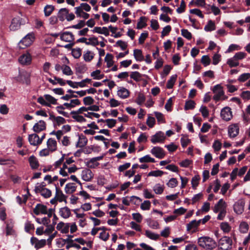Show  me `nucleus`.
<instances>
[{"label": "nucleus", "mask_w": 250, "mask_h": 250, "mask_svg": "<svg viewBox=\"0 0 250 250\" xmlns=\"http://www.w3.org/2000/svg\"><path fill=\"white\" fill-rule=\"evenodd\" d=\"M197 242L200 247L206 250H212L217 246L216 242L208 236L199 237Z\"/></svg>", "instance_id": "1"}, {"label": "nucleus", "mask_w": 250, "mask_h": 250, "mask_svg": "<svg viewBox=\"0 0 250 250\" xmlns=\"http://www.w3.org/2000/svg\"><path fill=\"white\" fill-rule=\"evenodd\" d=\"M37 102L42 105L51 107V104H57V99L49 94H45L37 99Z\"/></svg>", "instance_id": "2"}, {"label": "nucleus", "mask_w": 250, "mask_h": 250, "mask_svg": "<svg viewBox=\"0 0 250 250\" xmlns=\"http://www.w3.org/2000/svg\"><path fill=\"white\" fill-rule=\"evenodd\" d=\"M46 185L44 182L37 183L35 187V191L37 193H40L45 198H49L51 195L50 189L45 188Z\"/></svg>", "instance_id": "3"}, {"label": "nucleus", "mask_w": 250, "mask_h": 250, "mask_svg": "<svg viewBox=\"0 0 250 250\" xmlns=\"http://www.w3.org/2000/svg\"><path fill=\"white\" fill-rule=\"evenodd\" d=\"M232 245V239L228 236H224L218 242V250H229Z\"/></svg>", "instance_id": "4"}, {"label": "nucleus", "mask_w": 250, "mask_h": 250, "mask_svg": "<svg viewBox=\"0 0 250 250\" xmlns=\"http://www.w3.org/2000/svg\"><path fill=\"white\" fill-rule=\"evenodd\" d=\"M34 36L33 33H28L19 42L18 45L19 48L24 49L30 46L33 42Z\"/></svg>", "instance_id": "5"}, {"label": "nucleus", "mask_w": 250, "mask_h": 250, "mask_svg": "<svg viewBox=\"0 0 250 250\" xmlns=\"http://www.w3.org/2000/svg\"><path fill=\"white\" fill-rule=\"evenodd\" d=\"M78 169L75 165L72 167H68V166H65V165H63L62 167L60 169L59 173L63 177H69V174L75 172Z\"/></svg>", "instance_id": "6"}, {"label": "nucleus", "mask_w": 250, "mask_h": 250, "mask_svg": "<svg viewBox=\"0 0 250 250\" xmlns=\"http://www.w3.org/2000/svg\"><path fill=\"white\" fill-rule=\"evenodd\" d=\"M212 92L214 94L213 99L216 102L219 101L221 97L224 95V92L222 86L219 84H216L214 86L212 89Z\"/></svg>", "instance_id": "7"}, {"label": "nucleus", "mask_w": 250, "mask_h": 250, "mask_svg": "<svg viewBox=\"0 0 250 250\" xmlns=\"http://www.w3.org/2000/svg\"><path fill=\"white\" fill-rule=\"evenodd\" d=\"M22 19L20 17H16L14 18L9 25L10 30L15 31L18 30L21 24Z\"/></svg>", "instance_id": "8"}, {"label": "nucleus", "mask_w": 250, "mask_h": 250, "mask_svg": "<svg viewBox=\"0 0 250 250\" xmlns=\"http://www.w3.org/2000/svg\"><path fill=\"white\" fill-rule=\"evenodd\" d=\"M164 133L162 131H158L151 136V142L153 144L156 143H162L165 139Z\"/></svg>", "instance_id": "9"}, {"label": "nucleus", "mask_w": 250, "mask_h": 250, "mask_svg": "<svg viewBox=\"0 0 250 250\" xmlns=\"http://www.w3.org/2000/svg\"><path fill=\"white\" fill-rule=\"evenodd\" d=\"M221 117L225 121H229L232 118L231 108L229 107H224L221 111Z\"/></svg>", "instance_id": "10"}, {"label": "nucleus", "mask_w": 250, "mask_h": 250, "mask_svg": "<svg viewBox=\"0 0 250 250\" xmlns=\"http://www.w3.org/2000/svg\"><path fill=\"white\" fill-rule=\"evenodd\" d=\"M239 127L237 124H232L228 127V134L230 138L235 137L239 134Z\"/></svg>", "instance_id": "11"}, {"label": "nucleus", "mask_w": 250, "mask_h": 250, "mask_svg": "<svg viewBox=\"0 0 250 250\" xmlns=\"http://www.w3.org/2000/svg\"><path fill=\"white\" fill-rule=\"evenodd\" d=\"M150 152L155 157L159 159H162L165 156L164 150L159 146H154L151 149Z\"/></svg>", "instance_id": "12"}, {"label": "nucleus", "mask_w": 250, "mask_h": 250, "mask_svg": "<svg viewBox=\"0 0 250 250\" xmlns=\"http://www.w3.org/2000/svg\"><path fill=\"white\" fill-rule=\"evenodd\" d=\"M227 204L226 203L221 199L219 200L218 203L216 204L213 209V212L217 213L219 211H225L226 210Z\"/></svg>", "instance_id": "13"}, {"label": "nucleus", "mask_w": 250, "mask_h": 250, "mask_svg": "<svg viewBox=\"0 0 250 250\" xmlns=\"http://www.w3.org/2000/svg\"><path fill=\"white\" fill-rule=\"evenodd\" d=\"M33 212L37 215L40 214H46L47 213V208L44 205L38 204L33 209Z\"/></svg>", "instance_id": "14"}, {"label": "nucleus", "mask_w": 250, "mask_h": 250, "mask_svg": "<svg viewBox=\"0 0 250 250\" xmlns=\"http://www.w3.org/2000/svg\"><path fill=\"white\" fill-rule=\"evenodd\" d=\"M31 61V56L28 53L22 54L19 58V62L22 65H28L30 64Z\"/></svg>", "instance_id": "15"}, {"label": "nucleus", "mask_w": 250, "mask_h": 250, "mask_svg": "<svg viewBox=\"0 0 250 250\" xmlns=\"http://www.w3.org/2000/svg\"><path fill=\"white\" fill-rule=\"evenodd\" d=\"M28 141L30 144L34 146L41 144V140H39V136L35 133L29 135Z\"/></svg>", "instance_id": "16"}, {"label": "nucleus", "mask_w": 250, "mask_h": 250, "mask_svg": "<svg viewBox=\"0 0 250 250\" xmlns=\"http://www.w3.org/2000/svg\"><path fill=\"white\" fill-rule=\"evenodd\" d=\"M46 129V123L42 120L39 121L33 127V130L36 133H39Z\"/></svg>", "instance_id": "17"}, {"label": "nucleus", "mask_w": 250, "mask_h": 250, "mask_svg": "<svg viewBox=\"0 0 250 250\" xmlns=\"http://www.w3.org/2000/svg\"><path fill=\"white\" fill-rule=\"evenodd\" d=\"M70 225L69 223H64L62 222L59 223L56 229L62 233H67L69 232Z\"/></svg>", "instance_id": "18"}, {"label": "nucleus", "mask_w": 250, "mask_h": 250, "mask_svg": "<svg viewBox=\"0 0 250 250\" xmlns=\"http://www.w3.org/2000/svg\"><path fill=\"white\" fill-rule=\"evenodd\" d=\"M81 177L84 181H89L92 179L93 174L90 169H84L82 171Z\"/></svg>", "instance_id": "19"}, {"label": "nucleus", "mask_w": 250, "mask_h": 250, "mask_svg": "<svg viewBox=\"0 0 250 250\" xmlns=\"http://www.w3.org/2000/svg\"><path fill=\"white\" fill-rule=\"evenodd\" d=\"M61 39L66 42H72L74 40V37L71 32H65L61 35Z\"/></svg>", "instance_id": "20"}, {"label": "nucleus", "mask_w": 250, "mask_h": 250, "mask_svg": "<svg viewBox=\"0 0 250 250\" xmlns=\"http://www.w3.org/2000/svg\"><path fill=\"white\" fill-rule=\"evenodd\" d=\"M56 141L53 138H49L47 142V148L53 152L56 151L57 149Z\"/></svg>", "instance_id": "21"}, {"label": "nucleus", "mask_w": 250, "mask_h": 250, "mask_svg": "<svg viewBox=\"0 0 250 250\" xmlns=\"http://www.w3.org/2000/svg\"><path fill=\"white\" fill-rule=\"evenodd\" d=\"M59 214L64 219L68 218L71 215L70 209L67 207L62 208L60 209Z\"/></svg>", "instance_id": "22"}, {"label": "nucleus", "mask_w": 250, "mask_h": 250, "mask_svg": "<svg viewBox=\"0 0 250 250\" xmlns=\"http://www.w3.org/2000/svg\"><path fill=\"white\" fill-rule=\"evenodd\" d=\"M28 161L32 169H36L39 167V163L37 158L34 155L29 157Z\"/></svg>", "instance_id": "23"}, {"label": "nucleus", "mask_w": 250, "mask_h": 250, "mask_svg": "<svg viewBox=\"0 0 250 250\" xmlns=\"http://www.w3.org/2000/svg\"><path fill=\"white\" fill-rule=\"evenodd\" d=\"M87 143V139L83 134L79 135V139L76 144L77 147H83L86 145Z\"/></svg>", "instance_id": "24"}, {"label": "nucleus", "mask_w": 250, "mask_h": 250, "mask_svg": "<svg viewBox=\"0 0 250 250\" xmlns=\"http://www.w3.org/2000/svg\"><path fill=\"white\" fill-rule=\"evenodd\" d=\"M77 186L73 183H68L65 185L64 191L66 194H72L76 190Z\"/></svg>", "instance_id": "25"}, {"label": "nucleus", "mask_w": 250, "mask_h": 250, "mask_svg": "<svg viewBox=\"0 0 250 250\" xmlns=\"http://www.w3.org/2000/svg\"><path fill=\"white\" fill-rule=\"evenodd\" d=\"M117 94L122 99H125L128 97L129 92L125 88L120 87L117 91Z\"/></svg>", "instance_id": "26"}, {"label": "nucleus", "mask_w": 250, "mask_h": 250, "mask_svg": "<svg viewBox=\"0 0 250 250\" xmlns=\"http://www.w3.org/2000/svg\"><path fill=\"white\" fill-rule=\"evenodd\" d=\"M68 10L65 8L61 9L58 14V18L61 21H64L67 19Z\"/></svg>", "instance_id": "27"}, {"label": "nucleus", "mask_w": 250, "mask_h": 250, "mask_svg": "<svg viewBox=\"0 0 250 250\" xmlns=\"http://www.w3.org/2000/svg\"><path fill=\"white\" fill-rule=\"evenodd\" d=\"M80 104L81 102L78 99H76L71 100L69 103H65L62 105H63V107H65V108L70 109Z\"/></svg>", "instance_id": "28"}, {"label": "nucleus", "mask_w": 250, "mask_h": 250, "mask_svg": "<svg viewBox=\"0 0 250 250\" xmlns=\"http://www.w3.org/2000/svg\"><path fill=\"white\" fill-rule=\"evenodd\" d=\"M92 32L94 33L95 32L99 34H104L106 36H108L109 34L108 29L105 27H95L92 30Z\"/></svg>", "instance_id": "29"}, {"label": "nucleus", "mask_w": 250, "mask_h": 250, "mask_svg": "<svg viewBox=\"0 0 250 250\" xmlns=\"http://www.w3.org/2000/svg\"><path fill=\"white\" fill-rule=\"evenodd\" d=\"M14 226V223L12 220H9L6 225V235H12L14 233V230L13 229Z\"/></svg>", "instance_id": "30"}, {"label": "nucleus", "mask_w": 250, "mask_h": 250, "mask_svg": "<svg viewBox=\"0 0 250 250\" xmlns=\"http://www.w3.org/2000/svg\"><path fill=\"white\" fill-rule=\"evenodd\" d=\"M75 13L78 17L83 18L84 19H87L89 15L82 10L80 8H75Z\"/></svg>", "instance_id": "31"}, {"label": "nucleus", "mask_w": 250, "mask_h": 250, "mask_svg": "<svg viewBox=\"0 0 250 250\" xmlns=\"http://www.w3.org/2000/svg\"><path fill=\"white\" fill-rule=\"evenodd\" d=\"M201 223V220L200 219L198 221L196 220H192L187 225V230L189 231L192 229L197 228Z\"/></svg>", "instance_id": "32"}, {"label": "nucleus", "mask_w": 250, "mask_h": 250, "mask_svg": "<svg viewBox=\"0 0 250 250\" xmlns=\"http://www.w3.org/2000/svg\"><path fill=\"white\" fill-rule=\"evenodd\" d=\"M133 52V56L137 61L141 62L144 60L142 51L141 50L136 49Z\"/></svg>", "instance_id": "33"}, {"label": "nucleus", "mask_w": 250, "mask_h": 250, "mask_svg": "<svg viewBox=\"0 0 250 250\" xmlns=\"http://www.w3.org/2000/svg\"><path fill=\"white\" fill-rule=\"evenodd\" d=\"M102 229L101 230V232L99 234V238L104 240L106 241L108 239L109 232L107 229L104 228H102Z\"/></svg>", "instance_id": "34"}, {"label": "nucleus", "mask_w": 250, "mask_h": 250, "mask_svg": "<svg viewBox=\"0 0 250 250\" xmlns=\"http://www.w3.org/2000/svg\"><path fill=\"white\" fill-rule=\"evenodd\" d=\"M146 17H141L138 21L137 28L138 29H141L145 27L146 26Z\"/></svg>", "instance_id": "35"}, {"label": "nucleus", "mask_w": 250, "mask_h": 250, "mask_svg": "<svg viewBox=\"0 0 250 250\" xmlns=\"http://www.w3.org/2000/svg\"><path fill=\"white\" fill-rule=\"evenodd\" d=\"M145 235L150 239L153 240H157L160 236L158 234L155 233L149 230H146Z\"/></svg>", "instance_id": "36"}, {"label": "nucleus", "mask_w": 250, "mask_h": 250, "mask_svg": "<svg viewBox=\"0 0 250 250\" xmlns=\"http://www.w3.org/2000/svg\"><path fill=\"white\" fill-rule=\"evenodd\" d=\"M234 211L238 214H241L244 211V205L242 203H237L234 205Z\"/></svg>", "instance_id": "37"}, {"label": "nucleus", "mask_w": 250, "mask_h": 250, "mask_svg": "<svg viewBox=\"0 0 250 250\" xmlns=\"http://www.w3.org/2000/svg\"><path fill=\"white\" fill-rule=\"evenodd\" d=\"M177 75H172L170 77V79L168 80L167 83V88L168 89H171L173 87L177 79Z\"/></svg>", "instance_id": "38"}, {"label": "nucleus", "mask_w": 250, "mask_h": 250, "mask_svg": "<svg viewBox=\"0 0 250 250\" xmlns=\"http://www.w3.org/2000/svg\"><path fill=\"white\" fill-rule=\"evenodd\" d=\"M227 63L231 68L236 67L239 64V62L236 60L233 57L228 59L227 61Z\"/></svg>", "instance_id": "39"}, {"label": "nucleus", "mask_w": 250, "mask_h": 250, "mask_svg": "<svg viewBox=\"0 0 250 250\" xmlns=\"http://www.w3.org/2000/svg\"><path fill=\"white\" fill-rule=\"evenodd\" d=\"M99 165V163L94 158L88 160L86 162V166L87 167L91 168H94L96 167Z\"/></svg>", "instance_id": "40"}, {"label": "nucleus", "mask_w": 250, "mask_h": 250, "mask_svg": "<svg viewBox=\"0 0 250 250\" xmlns=\"http://www.w3.org/2000/svg\"><path fill=\"white\" fill-rule=\"evenodd\" d=\"M55 186L56 187L55 196L57 198V200H59L60 202H62L65 199V196L62 193V191L59 189H58L56 184H55Z\"/></svg>", "instance_id": "41"}, {"label": "nucleus", "mask_w": 250, "mask_h": 250, "mask_svg": "<svg viewBox=\"0 0 250 250\" xmlns=\"http://www.w3.org/2000/svg\"><path fill=\"white\" fill-rule=\"evenodd\" d=\"M142 74L138 71L132 72L130 75V78L136 82L140 81L142 79Z\"/></svg>", "instance_id": "42"}, {"label": "nucleus", "mask_w": 250, "mask_h": 250, "mask_svg": "<svg viewBox=\"0 0 250 250\" xmlns=\"http://www.w3.org/2000/svg\"><path fill=\"white\" fill-rule=\"evenodd\" d=\"M215 29V25L214 22L211 20H209L207 25L204 27L206 31L209 32L213 31Z\"/></svg>", "instance_id": "43"}, {"label": "nucleus", "mask_w": 250, "mask_h": 250, "mask_svg": "<svg viewBox=\"0 0 250 250\" xmlns=\"http://www.w3.org/2000/svg\"><path fill=\"white\" fill-rule=\"evenodd\" d=\"M164 188L160 184H156L153 187V190L157 194H161L164 191Z\"/></svg>", "instance_id": "44"}, {"label": "nucleus", "mask_w": 250, "mask_h": 250, "mask_svg": "<svg viewBox=\"0 0 250 250\" xmlns=\"http://www.w3.org/2000/svg\"><path fill=\"white\" fill-rule=\"evenodd\" d=\"M249 226L246 222H242L239 225V230L241 233H247L249 230Z\"/></svg>", "instance_id": "45"}, {"label": "nucleus", "mask_w": 250, "mask_h": 250, "mask_svg": "<svg viewBox=\"0 0 250 250\" xmlns=\"http://www.w3.org/2000/svg\"><path fill=\"white\" fill-rule=\"evenodd\" d=\"M91 76L95 80H101L103 78L104 75L101 74L100 70H96L91 73Z\"/></svg>", "instance_id": "46"}, {"label": "nucleus", "mask_w": 250, "mask_h": 250, "mask_svg": "<svg viewBox=\"0 0 250 250\" xmlns=\"http://www.w3.org/2000/svg\"><path fill=\"white\" fill-rule=\"evenodd\" d=\"M54 6L52 5H46L44 8V15L46 17L50 16L54 10Z\"/></svg>", "instance_id": "47"}, {"label": "nucleus", "mask_w": 250, "mask_h": 250, "mask_svg": "<svg viewBox=\"0 0 250 250\" xmlns=\"http://www.w3.org/2000/svg\"><path fill=\"white\" fill-rule=\"evenodd\" d=\"M62 73L64 75L71 76L73 74L71 68L67 65H62Z\"/></svg>", "instance_id": "48"}, {"label": "nucleus", "mask_w": 250, "mask_h": 250, "mask_svg": "<svg viewBox=\"0 0 250 250\" xmlns=\"http://www.w3.org/2000/svg\"><path fill=\"white\" fill-rule=\"evenodd\" d=\"M145 100L146 97L144 94L142 93H139L135 102L138 105H141L145 102Z\"/></svg>", "instance_id": "49"}, {"label": "nucleus", "mask_w": 250, "mask_h": 250, "mask_svg": "<svg viewBox=\"0 0 250 250\" xmlns=\"http://www.w3.org/2000/svg\"><path fill=\"white\" fill-rule=\"evenodd\" d=\"M94 54L90 51H87L83 54L84 60L86 62L90 61L94 57Z\"/></svg>", "instance_id": "50"}, {"label": "nucleus", "mask_w": 250, "mask_h": 250, "mask_svg": "<svg viewBox=\"0 0 250 250\" xmlns=\"http://www.w3.org/2000/svg\"><path fill=\"white\" fill-rule=\"evenodd\" d=\"M195 103L192 100L187 101L185 103L184 108L186 110L193 109L195 107Z\"/></svg>", "instance_id": "51"}, {"label": "nucleus", "mask_w": 250, "mask_h": 250, "mask_svg": "<svg viewBox=\"0 0 250 250\" xmlns=\"http://www.w3.org/2000/svg\"><path fill=\"white\" fill-rule=\"evenodd\" d=\"M220 228L225 233H228L231 229V227L227 222H222L220 225Z\"/></svg>", "instance_id": "52"}, {"label": "nucleus", "mask_w": 250, "mask_h": 250, "mask_svg": "<svg viewBox=\"0 0 250 250\" xmlns=\"http://www.w3.org/2000/svg\"><path fill=\"white\" fill-rule=\"evenodd\" d=\"M164 174V172L160 170H153L150 171L148 174V176L161 177Z\"/></svg>", "instance_id": "53"}, {"label": "nucleus", "mask_w": 250, "mask_h": 250, "mask_svg": "<svg viewBox=\"0 0 250 250\" xmlns=\"http://www.w3.org/2000/svg\"><path fill=\"white\" fill-rule=\"evenodd\" d=\"M148 226L153 229H159V225L158 222L149 219L147 221Z\"/></svg>", "instance_id": "54"}, {"label": "nucleus", "mask_w": 250, "mask_h": 250, "mask_svg": "<svg viewBox=\"0 0 250 250\" xmlns=\"http://www.w3.org/2000/svg\"><path fill=\"white\" fill-rule=\"evenodd\" d=\"M250 78V73H244L239 76L238 81L240 82H244Z\"/></svg>", "instance_id": "55"}, {"label": "nucleus", "mask_w": 250, "mask_h": 250, "mask_svg": "<svg viewBox=\"0 0 250 250\" xmlns=\"http://www.w3.org/2000/svg\"><path fill=\"white\" fill-rule=\"evenodd\" d=\"M86 44H91L94 46H96L99 44V42L97 38L91 37L87 39L86 42Z\"/></svg>", "instance_id": "56"}, {"label": "nucleus", "mask_w": 250, "mask_h": 250, "mask_svg": "<svg viewBox=\"0 0 250 250\" xmlns=\"http://www.w3.org/2000/svg\"><path fill=\"white\" fill-rule=\"evenodd\" d=\"M151 203L148 200H146L141 205V208L143 210H147L150 209Z\"/></svg>", "instance_id": "57"}, {"label": "nucleus", "mask_w": 250, "mask_h": 250, "mask_svg": "<svg viewBox=\"0 0 250 250\" xmlns=\"http://www.w3.org/2000/svg\"><path fill=\"white\" fill-rule=\"evenodd\" d=\"M200 179V176L198 175H195L192 177L191 180V185L192 187L193 188H195L198 186Z\"/></svg>", "instance_id": "58"}, {"label": "nucleus", "mask_w": 250, "mask_h": 250, "mask_svg": "<svg viewBox=\"0 0 250 250\" xmlns=\"http://www.w3.org/2000/svg\"><path fill=\"white\" fill-rule=\"evenodd\" d=\"M246 53L244 52H238L233 56V57L238 62L244 59L246 57Z\"/></svg>", "instance_id": "59"}, {"label": "nucleus", "mask_w": 250, "mask_h": 250, "mask_svg": "<svg viewBox=\"0 0 250 250\" xmlns=\"http://www.w3.org/2000/svg\"><path fill=\"white\" fill-rule=\"evenodd\" d=\"M154 114L159 123H163L165 122L164 117L162 113L159 112L155 111Z\"/></svg>", "instance_id": "60"}, {"label": "nucleus", "mask_w": 250, "mask_h": 250, "mask_svg": "<svg viewBox=\"0 0 250 250\" xmlns=\"http://www.w3.org/2000/svg\"><path fill=\"white\" fill-rule=\"evenodd\" d=\"M178 185V181L175 178H171L168 182L167 183V185L168 187L173 188L176 187Z\"/></svg>", "instance_id": "61"}, {"label": "nucleus", "mask_w": 250, "mask_h": 250, "mask_svg": "<svg viewBox=\"0 0 250 250\" xmlns=\"http://www.w3.org/2000/svg\"><path fill=\"white\" fill-rule=\"evenodd\" d=\"M222 146L221 143L218 140H215L212 145V147L215 151H218L220 150Z\"/></svg>", "instance_id": "62"}, {"label": "nucleus", "mask_w": 250, "mask_h": 250, "mask_svg": "<svg viewBox=\"0 0 250 250\" xmlns=\"http://www.w3.org/2000/svg\"><path fill=\"white\" fill-rule=\"evenodd\" d=\"M34 229V226L30 221H26L25 223L24 229L27 232H29L31 230Z\"/></svg>", "instance_id": "63"}, {"label": "nucleus", "mask_w": 250, "mask_h": 250, "mask_svg": "<svg viewBox=\"0 0 250 250\" xmlns=\"http://www.w3.org/2000/svg\"><path fill=\"white\" fill-rule=\"evenodd\" d=\"M81 54L82 52L80 48H74L72 50V55L76 59L80 58Z\"/></svg>", "instance_id": "64"}]
</instances>
